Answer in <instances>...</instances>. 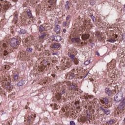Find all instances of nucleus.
Returning <instances> with one entry per match:
<instances>
[{"label": "nucleus", "mask_w": 125, "mask_h": 125, "mask_svg": "<svg viewBox=\"0 0 125 125\" xmlns=\"http://www.w3.org/2000/svg\"><path fill=\"white\" fill-rule=\"evenodd\" d=\"M113 41H114V42H116V40H113Z\"/></svg>", "instance_id": "obj_44"}, {"label": "nucleus", "mask_w": 125, "mask_h": 125, "mask_svg": "<svg viewBox=\"0 0 125 125\" xmlns=\"http://www.w3.org/2000/svg\"><path fill=\"white\" fill-rule=\"evenodd\" d=\"M33 117H34L35 118H36V115H35V116H34V115L31 116L32 118H33Z\"/></svg>", "instance_id": "obj_39"}, {"label": "nucleus", "mask_w": 125, "mask_h": 125, "mask_svg": "<svg viewBox=\"0 0 125 125\" xmlns=\"http://www.w3.org/2000/svg\"><path fill=\"white\" fill-rule=\"evenodd\" d=\"M104 109H108V108H107V107H106V105H104Z\"/></svg>", "instance_id": "obj_36"}, {"label": "nucleus", "mask_w": 125, "mask_h": 125, "mask_svg": "<svg viewBox=\"0 0 125 125\" xmlns=\"http://www.w3.org/2000/svg\"><path fill=\"white\" fill-rule=\"evenodd\" d=\"M60 30H61V27L59 25H57L54 28V31L57 33V34H59L60 33Z\"/></svg>", "instance_id": "obj_5"}, {"label": "nucleus", "mask_w": 125, "mask_h": 125, "mask_svg": "<svg viewBox=\"0 0 125 125\" xmlns=\"http://www.w3.org/2000/svg\"><path fill=\"white\" fill-rule=\"evenodd\" d=\"M69 19H70V17H67L66 20H69Z\"/></svg>", "instance_id": "obj_37"}, {"label": "nucleus", "mask_w": 125, "mask_h": 125, "mask_svg": "<svg viewBox=\"0 0 125 125\" xmlns=\"http://www.w3.org/2000/svg\"><path fill=\"white\" fill-rule=\"evenodd\" d=\"M105 93H106V94H108V95L110 96L111 95V93H112V91H111L110 90H109V88H105Z\"/></svg>", "instance_id": "obj_15"}, {"label": "nucleus", "mask_w": 125, "mask_h": 125, "mask_svg": "<svg viewBox=\"0 0 125 125\" xmlns=\"http://www.w3.org/2000/svg\"><path fill=\"white\" fill-rule=\"evenodd\" d=\"M2 10V7L1 6V4L0 3V11H1Z\"/></svg>", "instance_id": "obj_31"}, {"label": "nucleus", "mask_w": 125, "mask_h": 125, "mask_svg": "<svg viewBox=\"0 0 125 125\" xmlns=\"http://www.w3.org/2000/svg\"><path fill=\"white\" fill-rule=\"evenodd\" d=\"M100 109L102 111V112L104 113V114H105V115H110L111 113V110L109 109V108H104L102 106L100 107Z\"/></svg>", "instance_id": "obj_4"}, {"label": "nucleus", "mask_w": 125, "mask_h": 125, "mask_svg": "<svg viewBox=\"0 0 125 125\" xmlns=\"http://www.w3.org/2000/svg\"><path fill=\"white\" fill-rule=\"evenodd\" d=\"M122 40H123V41H125V34L123 35V36H122Z\"/></svg>", "instance_id": "obj_29"}, {"label": "nucleus", "mask_w": 125, "mask_h": 125, "mask_svg": "<svg viewBox=\"0 0 125 125\" xmlns=\"http://www.w3.org/2000/svg\"><path fill=\"white\" fill-rule=\"evenodd\" d=\"M65 7L67 10H69V8H70V2H69V1L66 2Z\"/></svg>", "instance_id": "obj_13"}, {"label": "nucleus", "mask_w": 125, "mask_h": 125, "mask_svg": "<svg viewBox=\"0 0 125 125\" xmlns=\"http://www.w3.org/2000/svg\"><path fill=\"white\" fill-rule=\"evenodd\" d=\"M101 102L103 104H108V103H109V99H108V98H102V99L101 100Z\"/></svg>", "instance_id": "obj_6"}, {"label": "nucleus", "mask_w": 125, "mask_h": 125, "mask_svg": "<svg viewBox=\"0 0 125 125\" xmlns=\"http://www.w3.org/2000/svg\"><path fill=\"white\" fill-rule=\"evenodd\" d=\"M123 93H118L114 96V101L116 103H118V102H122L123 101H125V98L123 97Z\"/></svg>", "instance_id": "obj_1"}, {"label": "nucleus", "mask_w": 125, "mask_h": 125, "mask_svg": "<svg viewBox=\"0 0 125 125\" xmlns=\"http://www.w3.org/2000/svg\"><path fill=\"white\" fill-rule=\"evenodd\" d=\"M61 44L60 43H56L51 45L52 48H59Z\"/></svg>", "instance_id": "obj_7"}, {"label": "nucleus", "mask_w": 125, "mask_h": 125, "mask_svg": "<svg viewBox=\"0 0 125 125\" xmlns=\"http://www.w3.org/2000/svg\"><path fill=\"white\" fill-rule=\"evenodd\" d=\"M67 24V22H63L62 26L63 27H66V24Z\"/></svg>", "instance_id": "obj_30"}, {"label": "nucleus", "mask_w": 125, "mask_h": 125, "mask_svg": "<svg viewBox=\"0 0 125 125\" xmlns=\"http://www.w3.org/2000/svg\"><path fill=\"white\" fill-rule=\"evenodd\" d=\"M107 42H115V41H114V40L113 39L109 40Z\"/></svg>", "instance_id": "obj_28"}, {"label": "nucleus", "mask_w": 125, "mask_h": 125, "mask_svg": "<svg viewBox=\"0 0 125 125\" xmlns=\"http://www.w3.org/2000/svg\"><path fill=\"white\" fill-rule=\"evenodd\" d=\"M89 16H93V15H89Z\"/></svg>", "instance_id": "obj_43"}, {"label": "nucleus", "mask_w": 125, "mask_h": 125, "mask_svg": "<svg viewBox=\"0 0 125 125\" xmlns=\"http://www.w3.org/2000/svg\"><path fill=\"white\" fill-rule=\"evenodd\" d=\"M69 57L72 59L73 62H75V56L72 54L68 55Z\"/></svg>", "instance_id": "obj_20"}, {"label": "nucleus", "mask_w": 125, "mask_h": 125, "mask_svg": "<svg viewBox=\"0 0 125 125\" xmlns=\"http://www.w3.org/2000/svg\"><path fill=\"white\" fill-rule=\"evenodd\" d=\"M8 54V53L7 52V51H4V56H7Z\"/></svg>", "instance_id": "obj_26"}, {"label": "nucleus", "mask_w": 125, "mask_h": 125, "mask_svg": "<svg viewBox=\"0 0 125 125\" xmlns=\"http://www.w3.org/2000/svg\"><path fill=\"white\" fill-rule=\"evenodd\" d=\"M82 40H88L89 39V34H83L82 36Z\"/></svg>", "instance_id": "obj_9"}, {"label": "nucleus", "mask_w": 125, "mask_h": 125, "mask_svg": "<svg viewBox=\"0 0 125 125\" xmlns=\"http://www.w3.org/2000/svg\"><path fill=\"white\" fill-rule=\"evenodd\" d=\"M1 1H3V0H1Z\"/></svg>", "instance_id": "obj_46"}, {"label": "nucleus", "mask_w": 125, "mask_h": 125, "mask_svg": "<svg viewBox=\"0 0 125 125\" xmlns=\"http://www.w3.org/2000/svg\"><path fill=\"white\" fill-rule=\"evenodd\" d=\"M54 39L56 42H61L62 41V37L60 36H57L54 37Z\"/></svg>", "instance_id": "obj_8"}, {"label": "nucleus", "mask_w": 125, "mask_h": 125, "mask_svg": "<svg viewBox=\"0 0 125 125\" xmlns=\"http://www.w3.org/2000/svg\"><path fill=\"white\" fill-rule=\"evenodd\" d=\"M63 33H66L67 32V30L66 29H63Z\"/></svg>", "instance_id": "obj_35"}, {"label": "nucleus", "mask_w": 125, "mask_h": 125, "mask_svg": "<svg viewBox=\"0 0 125 125\" xmlns=\"http://www.w3.org/2000/svg\"><path fill=\"white\" fill-rule=\"evenodd\" d=\"M91 18H92V19L93 22H94V16H91Z\"/></svg>", "instance_id": "obj_32"}, {"label": "nucleus", "mask_w": 125, "mask_h": 125, "mask_svg": "<svg viewBox=\"0 0 125 125\" xmlns=\"http://www.w3.org/2000/svg\"><path fill=\"white\" fill-rule=\"evenodd\" d=\"M40 32H43L44 31V27L42 25H40L39 27Z\"/></svg>", "instance_id": "obj_19"}, {"label": "nucleus", "mask_w": 125, "mask_h": 125, "mask_svg": "<svg viewBox=\"0 0 125 125\" xmlns=\"http://www.w3.org/2000/svg\"><path fill=\"white\" fill-rule=\"evenodd\" d=\"M26 13L28 15V16H33V15L32 14V12L30 9L27 10Z\"/></svg>", "instance_id": "obj_18"}, {"label": "nucleus", "mask_w": 125, "mask_h": 125, "mask_svg": "<svg viewBox=\"0 0 125 125\" xmlns=\"http://www.w3.org/2000/svg\"><path fill=\"white\" fill-rule=\"evenodd\" d=\"M18 15H17V14H16L15 15V16H17Z\"/></svg>", "instance_id": "obj_42"}, {"label": "nucleus", "mask_w": 125, "mask_h": 125, "mask_svg": "<svg viewBox=\"0 0 125 125\" xmlns=\"http://www.w3.org/2000/svg\"><path fill=\"white\" fill-rule=\"evenodd\" d=\"M71 41L72 42H74V43H76V42H77L76 38H72Z\"/></svg>", "instance_id": "obj_25"}, {"label": "nucleus", "mask_w": 125, "mask_h": 125, "mask_svg": "<svg viewBox=\"0 0 125 125\" xmlns=\"http://www.w3.org/2000/svg\"><path fill=\"white\" fill-rule=\"evenodd\" d=\"M87 75H86L85 77H86ZM85 77H84V78H85Z\"/></svg>", "instance_id": "obj_47"}, {"label": "nucleus", "mask_w": 125, "mask_h": 125, "mask_svg": "<svg viewBox=\"0 0 125 125\" xmlns=\"http://www.w3.org/2000/svg\"><path fill=\"white\" fill-rule=\"evenodd\" d=\"M115 123V120L111 119L106 122L107 125H113V124Z\"/></svg>", "instance_id": "obj_16"}, {"label": "nucleus", "mask_w": 125, "mask_h": 125, "mask_svg": "<svg viewBox=\"0 0 125 125\" xmlns=\"http://www.w3.org/2000/svg\"><path fill=\"white\" fill-rule=\"evenodd\" d=\"M125 101H123L121 102V103L119 104V109L121 110V112H123L125 113Z\"/></svg>", "instance_id": "obj_3"}, {"label": "nucleus", "mask_w": 125, "mask_h": 125, "mask_svg": "<svg viewBox=\"0 0 125 125\" xmlns=\"http://www.w3.org/2000/svg\"><path fill=\"white\" fill-rule=\"evenodd\" d=\"M30 18H34V17H31Z\"/></svg>", "instance_id": "obj_45"}, {"label": "nucleus", "mask_w": 125, "mask_h": 125, "mask_svg": "<svg viewBox=\"0 0 125 125\" xmlns=\"http://www.w3.org/2000/svg\"><path fill=\"white\" fill-rule=\"evenodd\" d=\"M90 60H87V61H86L85 62H84V65H88V64H90Z\"/></svg>", "instance_id": "obj_23"}, {"label": "nucleus", "mask_w": 125, "mask_h": 125, "mask_svg": "<svg viewBox=\"0 0 125 125\" xmlns=\"http://www.w3.org/2000/svg\"><path fill=\"white\" fill-rule=\"evenodd\" d=\"M46 36V33H43L41 36H39V40H43V39H44V38H45Z\"/></svg>", "instance_id": "obj_14"}, {"label": "nucleus", "mask_w": 125, "mask_h": 125, "mask_svg": "<svg viewBox=\"0 0 125 125\" xmlns=\"http://www.w3.org/2000/svg\"><path fill=\"white\" fill-rule=\"evenodd\" d=\"M97 55H98V56H99L100 55V54H99V53L98 52H97Z\"/></svg>", "instance_id": "obj_38"}, {"label": "nucleus", "mask_w": 125, "mask_h": 125, "mask_svg": "<svg viewBox=\"0 0 125 125\" xmlns=\"http://www.w3.org/2000/svg\"><path fill=\"white\" fill-rule=\"evenodd\" d=\"M70 125H75V122H74V121H70Z\"/></svg>", "instance_id": "obj_27"}, {"label": "nucleus", "mask_w": 125, "mask_h": 125, "mask_svg": "<svg viewBox=\"0 0 125 125\" xmlns=\"http://www.w3.org/2000/svg\"><path fill=\"white\" fill-rule=\"evenodd\" d=\"M26 33H27V30L25 29H21L19 32L20 35H25V34H26Z\"/></svg>", "instance_id": "obj_10"}, {"label": "nucleus", "mask_w": 125, "mask_h": 125, "mask_svg": "<svg viewBox=\"0 0 125 125\" xmlns=\"http://www.w3.org/2000/svg\"><path fill=\"white\" fill-rule=\"evenodd\" d=\"M18 79H19V73L14 74V81H18Z\"/></svg>", "instance_id": "obj_11"}, {"label": "nucleus", "mask_w": 125, "mask_h": 125, "mask_svg": "<svg viewBox=\"0 0 125 125\" xmlns=\"http://www.w3.org/2000/svg\"><path fill=\"white\" fill-rule=\"evenodd\" d=\"M90 3L91 5H94V3H93V2H91V1L90 2Z\"/></svg>", "instance_id": "obj_34"}, {"label": "nucleus", "mask_w": 125, "mask_h": 125, "mask_svg": "<svg viewBox=\"0 0 125 125\" xmlns=\"http://www.w3.org/2000/svg\"><path fill=\"white\" fill-rule=\"evenodd\" d=\"M25 84V83L23 81H20L18 83L17 85L18 86H22Z\"/></svg>", "instance_id": "obj_12"}, {"label": "nucleus", "mask_w": 125, "mask_h": 125, "mask_svg": "<svg viewBox=\"0 0 125 125\" xmlns=\"http://www.w3.org/2000/svg\"><path fill=\"white\" fill-rule=\"evenodd\" d=\"M70 87H71V88H75V85H71Z\"/></svg>", "instance_id": "obj_33"}, {"label": "nucleus", "mask_w": 125, "mask_h": 125, "mask_svg": "<svg viewBox=\"0 0 125 125\" xmlns=\"http://www.w3.org/2000/svg\"><path fill=\"white\" fill-rule=\"evenodd\" d=\"M124 124H125V119L124 120Z\"/></svg>", "instance_id": "obj_41"}, {"label": "nucleus", "mask_w": 125, "mask_h": 125, "mask_svg": "<svg viewBox=\"0 0 125 125\" xmlns=\"http://www.w3.org/2000/svg\"><path fill=\"white\" fill-rule=\"evenodd\" d=\"M26 51H27V52H33V48H26Z\"/></svg>", "instance_id": "obj_21"}, {"label": "nucleus", "mask_w": 125, "mask_h": 125, "mask_svg": "<svg viewBox=\"0 0 125 125\" xmlns=\"http://www.w3.org/2000/svg\"><path fill=\"white\" fill-rule=\"evenodd\" d=\"M5 87L6 89H11V88H12V86H11L10 83H8L5 85Z\"/></svg>", "instance_id": "obj_17"}, {"label": "nucleus", "mask_w": 125, "mask_h": 125, "mask_svg": "<svg viewBox=\"0 0 125 125\" xmlns=\"http://www.w3.org/2000/svg\"><path fill=\"white\" fill-rule=\"evenodd\" d=\"M76 42H81V39L79 38H75Z\"/></svg>", "instance_id": "obj_24"}, {"label": "nucleus", "mask_w": 125, "mask_h": 125, "mask_svg": "<svg viewBox=\"0 0 125 125\" xmlns=\"http://www.w3.org/2000/svg\"><path fill=\"white\" fill-rule=\"evenodd\" d=\"M10 44L12 47L17 48L19 45V41L16 38H12L10 41Z\"/></svg>", "instance_id": "obj_2"}, {"label": "nucleus", "mask_w": 125, "mask_h": 125, "mask_svg": "<svg viewBox=\"0 0 125 125\" xmlns=\"http://www.w3.org/2000/svg\"><path fill=\"white\" fill-rule=\"evenodd\" d=\"M56 54V53H53V55H55Z\"/></svg>", "instance_id": "obj_40"}, {"label": "nucleus", "mask_w": 125, "mask_h": 125, "mask_svg": "<svg viewBox=\"0 0 125 125\" xmlns=\"http://www.w3.org/2000/svg\"><path fill=\"white\" fill-rule=\"evenodd\" d=\"M65 89H63L62 91L61 92V95H60V97L61 98L62 95H63V94H65Z\"/></svg>", "instance_id": "obj_22"}]
</instances>
